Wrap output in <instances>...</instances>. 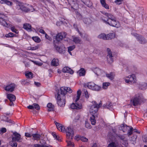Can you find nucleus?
Listing matches in <instances>:
<instances>
[{
  "label": "nucleus",
  "mask_w": 147,
  "mask_h": 147,
  "mask_svg": "<svg viewBox=\"0 0 147 147\" xmlns=\"http://www.w3.org/2000/svg\"><path fill=\"white\" fill-rule=\"evenodd\" d=\"M102 105L101 103L98 104L95 101H93L91 102V104L90 107V111L92 115L90 117V119L91 124L92 125H94L96 123V120L98 117L96 113Z\"/></svg>",
  "instance_id": "1"
},
{
  "label": "nucleus",
  "mask_w": 147,
  "mask_h": 147,
  "mask_svg": "<svg viewBox=\"0 0 147 147\" xmlns=\"http://www.w3.org/2000/svg\"><path fill=\"white\" fill-rule=\"evenodd\" d=\"M144 98L142 94H138L136 95L131 99L130 102L131 105L136 106L140 105L144 101Z\"/></svg>",
  "instance_id": "2"
},
{
  "label": "nucleus",
  "mask_w": 147,
  "mask_h": 147,
  "mask_svg": "<svg viewBox=\"0 0 147 147\" xmlns=\"http://www.w3.org/2000/svg\"><path fill=\"white\" fill-rule=\"evenodd\" d=\"M16 8L18 10H19L20 11L25 12H28L30 11H33V10H32L30 9V8L27 7L25 5L22 3H18L16 5Z\"/></svg>",
  "instance_id": "3"
},
{
  "label": "nucleus",
  "mask_w": 147,
  "mask_h": 147,
  "mask_svg": "<svg viewBox=\"0 0 147 147\" xmlns=\"http://www.w3.org/2000/svg\"><path fill=\"white\" fill-rule=\"evenodd\" d=\"M54 47L56 51L61 54L64 53L66 51L65 47L62 44H59L58 45L54 44Z\"/></svg>",
  "instance_id": "4"
},
{
  "label": "nucleus",
  "mask_w": 147,
  "mask_h": 147,
  "mask_svg": "<svg viewBox=\"0 0 147 147\" xmlns=\"http://www.w3.org/2000/svg\"><path fill=\"white\" fill-rule=\"evenodd\" d=\"M65 96L61 97L60 94L58 93L57 98V102L58 105L60 107H63L65 104Z\"/></svg>",
  "instance_id": "5"
},
{
  "label": "nucleus",
  "mask_w": 147,
  "mask_h": 147,
  "mask_svg": "<svg viewBox=\"0 0 147 147\" xmlns=\"http://www.w3.org/2000/svg\"><path fill=\"white\" fill-rule=\"evenodd\" d=\"M61 94L60 95L61 97H63L65 96V95L66 94L67 92L71 93L72 92V90L71 88L67 87H62L60 89Z\"/></svg>",
  "instance_id": "6"
},
{
  "label": "nucleus",
  "mask_w": 147,
  "mask_h": 147,
  "mask_svg": "<svg viewBox=\"0 0 147 147\" xmlns=\"http://www.w3.org/2000/svg\"><path fill=\"white\" fill-rule=\"evenodd\" d=\"M66 136L67 138L69 139H72L74 135V132L73 129L70 127H68L65 129Z\"/></svg>",
  "instance_id": "7"
},
{
  "label": "nucleus",
  "mask_w": 147,
  "mask_h": 147,
  "mask_svg": "<svg viewBox=\"0 0 147 147\" xmlns=\"http://www.w3.org/2000/svg\"><path fill=\"white\" fill-rule=\"evenodd\" d=\"M107 17V20H105L104 17H102L101 19L104 22L106 23H107V22H109V21L112 20L114 19H115L116 18L113 15L110 13H107L104 12L103 13Z\"/></svg>",
  "instance_id": "8"
},
{
  "label": "nucleus",
  "mask_w": 147,
  "mask_h": 147,
  "mask_svg": "<svg viewBox=\"0 0 147 147\" xmlns=\"http://www.w3.org/2000/svg\"><path fill=\"white\" fill-rule=\"evenodd\" d=\"M133 35L136 37L138 40L141 44H144L146 43V40L143 36L135 33H133Z\"/></svg>",
  "instance_id": "9"
},
{
  "label": "nucleus",
  "mask_w": 147,
  "mask_h": 147,
  "mask_svg": "<svg viewBox=\"0 0 147 147\" xmlns=\"http://www.w3.org/2000/svg\"><path fill=\"white\" fill-rule=\"evenodd\" d=\"M114 20L109 21V22H107V23L106 24L112 26L117 28L119 27L120 26L119 22L116 20V18L114 19Z\"/></svg>",
  "instance_id": "10"
},
{
  "label": "nucleus",
  "mask_w": 147,
  "mask_h": 147,
  "mask_svg": "<svg viewBox=\"0 0 147 147\" xmlns=\"http://www.w3.org/2000/svg\"><path fill=\"white\" fill-rule=\"evenodd\" d=\"M107 51L108 52V55L107 56V60L108 63L111 64L113 61L112 53L109 48H107Z\"/></svg>",
  "instance_id": "11"
},
{
  "label": "nucleus",
  "mask_w": 147,
  "mask_h": 147,
  "mask_svg": "<svg viewBox=\"0 0 147 147\" xmlns=\"http://www.w3.org/2000/svg\"><path fill=\"white\" fill-rule=\"evenodd\" d=\"M14 136L12 137V141H17L19 142H21V135L16 132L13 133Z\"/></svg>",
  "instance_id": "12"
},
{
  "label": "nucleus",
  "mask_w": 147,
  "mask_h": 147,
  "mask_svg": "<svg viewBox=\"0 0 147 147\" xmlns=\"http://www.w3.org/2000/svg\"><path fill=\"white\" fill-rule=\"evenodd\" d=\"M5 17V16L4 15L0 13V23L3 26L7 27L8 24L4 20Z\"/></svg>",
  "instance_id": "13"
},
{
  "label": "nucleus",
  "mask_w": 147,
  "mask_h": 147,
  "mask_svg": "<svg viewBox=\"0 0 147 147\" xmlns=\"http://www.w3.org/2000/svg\"><path fill=\"white\" fill-rule=\"evenodd\" d=\"M66 35V34L65 32L59 33L56 36V40L58 41H60L63 38L65 37Z\"/></svg>",
  "instance_id": "14"
},
{
  "label": "nucleus",
  "mask_w": 147,
  "mask_h": 147,
  "mask_svg": "<svg viewBox=\"0 0 147 147\" xmlns=\"http://www.w3.org/2000/svg\"><path fill=\"white\" fill-rule=\"evenodd\" d=\"M15 87V84H11L7 85V86L4 87V88L5 90L11 92L13 91Z\"/></svg>",
  "instance_id": "15"
},
{
  "label": "nucleus",
  "mask_w": 147,
  "mask_h": 147,
  "mask_svg": "<svg viewBox=\"0 0 147 147\" xmlns=\"http://www.w3.org/2000/svg\"><path fill=\"white\" fill-rule=\"evenodd\" d=\"M70 107L71 109H79L82 108V105L81 103H73Z\"/></svg>",
  "instance_id": "16"
},
{
  "label": "nucleus",
  "mask_w": 147,
  "mask_h": 147,
  "mask_svg": "<svg viewBox=\"0 0 147 147\" xmlns=\"http://www.w3.org/2000/svg\"><path fill=\"white\" fill-rule=\"evenodd\" d=\"M126 78H127L129 79L130 82V84H133L136 82V77L135 75L132 74L126 77Z\"/></svg>",
  "instance_id": "17"
},
{
  "label": "nucleus",
  "mask_w": 147,
  "mask_h": 147,
  "mask_svg": "<svg viewBox=\"0 0 147 147\" xmlns=\"http://www.w3.org/2000/svg\"><path fill=\"white\" fill-rule=\"evenodd\" d=\"M55 123L57 129L59 131L63 132H64L65 131L66 129L65 128L63 125L56 122H55Z\"/></svg>",
  "instance_id": "18"
},
{
  "label": "nucleus",
  "mask_w": 147,
  "mask_h": 147,
  "mask_svg": "<svg viewBox=\"0 0 147 147\" xmlns=\"http://www.w3.org/2000/svg\"><path fill=\"white\" fill-rule=\"evenodd\" d=\"M95 85V84L93 82H89L87 83H85L84 84V88H88L89 89H90L93 90L94 87Z\"/></svg>",
  "instance_id": "19"
},
{
  "label": "nucleus",
  "mask_w": 147,
  "mask_h": 147,
  "mask_svg": "<svg viewBox=\"0 0 147 147\" xmlns=\"http://www.w3.org/2000/svg\"><path fill=\"white\" fill-rule=\"evenodd\" d=\"M62 71L64 73H68L71 74H73L74 73L73 70L67 67H63L62 69Z\"/></svg>",
  "instance_id": "20"
},
{
  "label": "nucleus",
  "mask_w": 147,
  "mask_h": 147,
  "mask_svg": "<svg viewBox=\"0 0 147 147\" xmlns=\"http://www.w3.org/2000/svg\"><path fill=\"white\" fill-rule=\"evenodd\" d=\"M128 127V128H127V134L129 136L131 135L132 134L133 131H134V132H136L138 133H140V132H138V130L136 129H133V127H130L129 126Z\"/></svg>",
  "instance_id": "21"
},
{
  "label": "nucleus",
  "mask_w": 147,
  "mask_h": 147,
  "mask_svg": "<svg viewBox=\"0 0 147 147\" xmlns=\"http://www.w3.org/2000/svg\"><path fill=\"white\" fill-rule=\"evenodd\" d=\"M7 97L11 102L14 101L16 99L15 96L11 94H8Z\"/></svg>",
  "instance_id": "22"
},
{
  "label": "nucleus",
  "mask_w": 147,
  "mask_h": 147,
  "mask_svg": "<svg viewBox=\"0 0 147 147\" xmlns=\"http://www.w3.org/2000/svg\"><path fill=\"white\" fill-rule=\"evenodd\" d=\"M59 65V60L57 58L53 59L51 61V65L54 66H56Z\"/></svg>",
  "instance_id": "23"
},
{
  "label": "nucleus",
  "mask_w": 147,
  "mask_h": 147,
  "mask_svg": "<svg viewBox=\"0 0 147 147\" xmlns=\"http://www.w3.org/2000/svg\"><path fill=\"white\" fill-rule=\"evenodd\" d=\"M24 28L26 30L30 31L31 30V26L29 24L26 23L24 24Z\"/></svg>",
  "instance_id": "24"
},
{
  "label": "nucleus",
  "mask_w": 147,
  "mask_h": 147,
  "mask_svg": "<svg viewBox=\"0 0 147 147\" xmlns=\"http://www.w3.org/2000/svg\"><path fill=\"white\" fill-rule=\"evenodd\" d=\"M106 76L111 80H112L114 78L115 74L111 72L109 74H106Z\"/></svg>",
  "instance_id": "25"
},
{
  "label": "nucleus",
  "mask_w": 147,
  "mask_h": 147,
  "mask_svg": "<svg viewBox=\"0 0 147 147\" xmlns=\"http://www.w3.org/2000/svg\"><path fill=\"white\" fill-rule=\"evenodd\" d=\"M94 72L97 76H99L102 74V71L99 68H96L94 69Z\"/></svg>",
  "instance_id": "26"
},
{
  "label": "nucleus",
  "mask_w": 147,
  "mask_h": 147,
  "mask_svg": "<svg viewBox=\"0 0 147 147\" xmlns=\"http://www.w3.org/2000/svg\"><path fill=\"white\" fill-rule=\"evenodd\" d=\"M102 107L104 108H107L111 110L112 108V106L111 103H108L106 104H104L102 106Z\"/></svg>",
  "instance_id": "27"
},
{
  "label": "nucleus",
  "mask_w": 147,
  "mask_h": 147,
  "mask_svg": "<svg viewBox=\"0 0 147 147\" xmlns=\"http://www.w3.org/2000/svg\"><path fill=\"white\" fill-rule=\"evenodd\" d=\"M147 86V84L145 82H142L139 84V88L142 90L146 89Z\"/></svg>",
  "instance_id": "28"
},
{
  "label": "nucleus",
  "mask_w": 147,
  "mask_h": 147,
  "mask_svg": "<svg viewBox=\"0 0 147 147\" xmlns=\"http://www.w3.org/2000/svg\"><path fill=\"white\" fill-rule=\"evenodd\" d=\"M47 107L49 108L48 111L49 112L53 111L54 110V106L52 103H49L47 105Z\"/></svg>",
  "instance_id": "29"
},
{
  "label": "nucleus",
  "mask_w": 147,
  "mask_h": 147,
  "mask_svg": "<svg viewBox=\"0 0 147 147\" xmlns=\"http://www.w3.org/2000/svg\"><path fill=\"white\" fill-rule=\"evenodd\" d=\"M32 135L33 137L32 139L36 140H39L41 136L40 134H32Z\"/></svg>",
  "instance_id": "30"
},
{
  "label": "nucleus",
  "mask_w": 147,
  "mask_h": 147,
  "mask_svg": "<svg viewBox=\"0 0 147 147\" xmlns=\"http://www.w3.org/2000/svg\"><path fill=\"white\" fill-rule=\"evenodd\" d=\"M128 127L126 125L125 126L123 124H122L119 127V129L120 130H122L123 132H125L126 131L125 129L126 128L127 129L128 128Z\"/></svg>",
  "instance_id": "31"
},
{
  "label": "nucleus",
  "mask_w": 147,
  "mask_h": 147,
  "mask_svg": "<svg viewBox=\"0 0 147 147\" xmlns=\"http://www.w3.org/2000/svg\"><path fill=\"white\" fill-rule=\"evenodd\" d=\"M108 147H118V143L117 142H112L108 144Z\"/></svg>",
  "instance_id": "32"
},
{
  "label": "nucleus",
  "mask_w": 147,
  "mask_h": 147,
  "mask_svg": "<svg viewBox=\"0 0 147 147\" xmlns=\"http://www.w3.org/2000/svg\"><path fill=\"white\" fill-rule=\"evenodd\" d=\"M107 40L111 39L115 37V34L114 33H110L107 35Z\"/></svg>",
  "instance_id": "33"
},
{
  "label": "nucleus",
  "mask_w": 147,
  "mask_h": 147,
  "mask_svg": "<svg viewBox=\"0 0 147 147\" xmlns=\"http://www.w3.org/2000/svg\"><path fill=\"white\" fill-rule=\"evenodd\" d=\"M79 75L80 76H84L85 74V71L84 68H81L78 71Z\"/></svg>",
  "instance_id": "34"
},
{
  "label": "nucleus",
  "mask_w": 147,
  "mask_h": 147,
  "mask_svg": "<svg viewBox=\"0 0 147 147\" xmlns=\"http://www.w3.org/2000/svg\"><path fill=\"white\" fill-rule=\"evenodd\" d=\"M73 41L76 44H81L82 43L81 39L78 37H75L74 38Z\"/></svg>",
  "instance_id": "35"
},
{
  "label": "nucleus",
  "mask_w": 147,
  "mask_h": 147,
  "mask_svg": "<svg viewBox=\"0 0 147 147\" xmlns=\"http://www.w3.org/2000/svg\"><path fill=\"white\" fill-rule=\"evenodd\" d=\"M98 38L104 40H107V35L105 34H101L98 36Z\"/></svg>",
  "instance_id": "36"
},
{
  "label": "nucleus",
  "mask_w": 147,
  "mask_h": 147,
  "mask_svg": "<svg viewBox=\"0 0 147 147\" xmlns=\"http://www.w3.org/2000/svg\"><path fill=\"white\" fill-rule=\"evenodd\" d=\"M34 147H52L50 145H49L48 146H47L45 145V144H42L41 145H40L39 144H35L34 145Z\"/></svg>",
  "instance_id": "37"
},
{
  "label": "nucleus",
  "mask_w": 147,
  "mask_h": 147,
  "mask_svg": "<svg viewBox=\"0 0 147 147\" xmlns=\"http://www.w3.org/2000/svg\"><path fill=\"white\" fill-rule=\"evenodd\" d=\"M30 84V81L26 79L23 80L22 81V85H28Z\"/></svg>",
  "instance_id": "38"
},
{
  "label": "nucleus",
  "mask_w": 147,
  "mask_h": 147,
  "mask_svg": "<svg viewBox=\"0 0 147 147\" xmlns=\"http://www.w3.org/2000/svg\"><path fill=\"white\" fill-rule=\"evenodd\" d=\"M33 74L31 72L27 73L25 74V76L27 78L30 79L32 78Z\"/></svg>",
  "instance_id": "39"
},
{
  "label": "nucleus",
  "mask_w": 147,
  "mask_h": 147,
  "mask_svg": "<svg viewBox=\"0 0 147 147\" xmlns=\"http://www.w3.org/2000/svg\"><path fill=\"white\" fill-rule=\"evenodd\" d=\"M83 21L86 24H89L91 23L92 21L89 18H85L83 19Z\"/></svg>",
  "instance_id": "40"
},
{
  "label": "nucleus",
  "mask_w": 147,
  "mask_h": 147,
  "mask_svg": "<svg viewBox=\"0 0 147 147\" xmlns=\"http://www.w3.org/2000/svg\"><path fill=\"white\" fill-rule=\"evenodd\" d=\"M86 1H82V2L86 5L88 7L92 6V3L90 2L89 0H86Z\"/></svg>",
  "instance_id": "41"
},
{
  "label": "nucleus",
  "mask_w": 147,
  "mask_h": 147,
  "mask_svg": "<svg viewBox=\"0 0 147 147\" xmlns=\"http://www.w3.org/2000/svg\"><path fill=\"white\" fill-rule=\"evenodd\" d=\"M81 92L80 90H79L77 91V96L75 100L76 102H77L80 99V96L81 94Z\"/></svg>",
  "instance_id": "42"
},
{
  "label": "nucleus",
  "mask_w": 147,
  "mask_h": 147,
  "mask_svg": "<svg viewBox=\"0 0 147 147\" xmlns=\"http://www.w3.org/2000/svg\"><path fill=\"white\" fill-rule=\"evenodd\" d=\"M110 84V83L109 82H104L103 83L102 88L104 89H106Z\"/></svg>",
  "instance_id": "43"
},
{
  "label": "nucleus",
  "mask_w": 147,
  "mask_h": 147,
  "mask_svg": "<svg viewBox=\"0 0 147 147\" xmlns=\"http://www.w3.org/2000/svg\"><path fill=\"white\" fill-rule=\"evenodd\" d=\"M94 89L93 90L96 91H98L101 88V87L99 86H98V85H97L95 84V85L94 86Z\"/></svg>",
  "instance_id": "44"
},
{
  "label": "nucleus",
  "mask_w": 147,
  "mask_h": 147,
  "mask_svg": "<svg viewBox=\"0 0 147 147\" xmlns=\"http://www.w3.org/2000/svg\"><path fill=\"white\" fill-rule=\"evenodd\" d=\"M32 38L33 40L36 42H40V39L38 37H33Z\"/></svg>",
  "instance_id": "45"
},
{
  "label": "nucleus",
  "mask_w": 147,
  "mask_h": 147,
  "mask_svg": "<svg viewBox=\"0 0 147 147\" xmlns=\"http://www.w3.org/2000/svg\"><path fill=\"white\" fill-rule=\"evenodd\" d=\"M67 145L70 147H73L74 146V143L69 141H67Z\"/></svg>",
  "instance_id": "46"
},
{
  "label": "nucleus",
  "mask_w": 147,
  "mask_h": 147,
  "mask_svg": "<svg viewBox=\"0 0 147 147\" xmlns=\"http://www.w3.org/2000/svg\"><path fill=\"white\" fill-rule=\"evenodd\" d=\"M80 118V116L79 115H77L74 119L73 121V123H76L79 120Z\"/></svg>",
  "instance_id": "47"
},
{
  "label": "nucleus",
  "mask_w": 147,
  "mask_h": 147,
  "mask_svg": "<svg viewBox=\"0 0 147 147\" xmlns=\"http://www.w3.org/2000/svg\"><path fill=\"white\" fill-rule=\"evenodd\" d=\"M79 138L83 142H87L88 140V139L84 136H80Z\"/></svg>",
  "instance_id": "48"
},
{
  "label": "nucleus",
  "mask_w": 147,
  "mask_h": 147,
  "mask_svg": "<svg viewBox=\"0 0 147 147\" xmlns=\"http://www.w3.org/2000/svg\"><path fill=\"white\" fill-rule=\"evenodd\" d=\"M84 93L86 97L87 98H88L89 97V96L90 94H88V92L87 91V90L85 89H84Z\"/></svg>",
  "instance_id": "49"
},
{
  "label": "nucleus",
  "mask_w": 147,
  "mask_h": 147,
  "mask_svg": "<svg viewBox=\"0 0 147 147\" xmlns=\"http://www.w3.org/2000/svg\"><path fill=\"white\" fill-rule=\"evenodd\" d=\"M33 105L34 106V108L35 109L38 110H40V107L38 104L34 103L33 104Z\"/></svg>",
  "instance_id": "50"
},
{
  "label": "nucleus",
  "mask_w": 147,
  "mask_h": 147,
  "mask_svg": "<svg viewBox=\"0 0 147 147\" xmlns=\"http://www.w3.org/2000/svg\"><path fill=\"white\" fill-rule=\"evenodd\" d=\"M122 143L125 146H127L128 144L127 139L125 138V140L123 141Z\"/></svg>",
  "instance_id": "51"
},
{
  "label": "nucleus",
  "mask_w": 147,
  "mask_h": 147,
  "mask_svg": "<svg viewBox=\"0 0 147 147\" xmlns=\"http://www.w3.org/2000/svg\"><path fill=\"white\" fill-rule=\"evenodd\" d=\"M14 36V34L10 32L8 34H6L5 36L7 38L11 37Z\"/></svg>",
  "instance_id": "52"
},
{
  "label": "nucleus",
  "mask_w": 147,
  "mask_h": 147,
  "mask_svg": "<svg viewBox=\"0 0 147 147\" xmlns=\"http://www.w3.org/2000/svg\"><path fill=\"white\" fill-rule=\"evenodd\" d=\"M6 131V129L5 128H2L0 130V134L1 135H2L3 133L5 132Z\"/></svg>",
  "instance_id": "53"
},
{
  "label": "nucleus",
  "mask_w": 147,
  "mask_h": 147,
  "mask_svg": "<svg viewBox=\"0 0 147 147\" xmlns=\"http://www.w3.org/2000/svg\"><path fill=\"white\" fill-rule=\"evenodd\" d=\"M85 126L87 128L90 129L91 128V126L90 124L86 121L85 122Z\"/></svg>",
  "instance_id": "54"
},
{
  "label": "nucleus",
  "mask_w": 147,
  "mask_h": 147,
  "mask_svg": "<svg viewBox=\"0 0 147 147\" xmlns=\"http://www.w3.org/2000/svg\"><path fill=\"white\" fill-rule=\"evenodd\" d=\"M75 48V46L74 45L69 47H68V51H72Z\"/></svg>",
  "instance_id": "55"
},
{
  "label": "nucleus",
  "mask_w": 147,
  "mask_h": 147,
  "mask_svg": "<svg viewBox=\"0 0 147 147\" xmlns=\"http://www.w3.org/2000/svg\"><path fill=\"white\" fill-rule=\"evenodd\" d=\"M137 136H132V140H131L133 141L132 143L133 144H134V143H135V142L136 141V139H137Z\"/></svg>",
  "instance_id": "56"
},
{
  "label": "nucleus",
  "mask_w": 147,
  "mask_h": 147,
  "mask_svg": "<svg viewBox=\"0 0 147 147\" xmlns=\"http://www.w3.org/2000/svg\"><path fill=\"white\" fill-rule=\"evenodd\" d=\"M5 4L9 6H11L12 4V3L9 1L6 0Z\"/></svg>",
  "instance_id": "57"
},
{
  "label": "nucleus",
  "mask_w": 147,
  "mask_h": 147,
  "mask_svg": "<svg viewBox=\"0 0 147 147\" xmlns=\"http://www.w3.org/2000/svg\"><path fill=\"white\" fill-rule=\"evenodd\" d=\"M52 135L56 140H58V141H60V139H59V138H58L57 136L56 135L55 133H52Z\"/></svg>",
  "instance_id": "58"
},
{
  "label": "nucleus",
  "mask_w": 147,
  "mask_h": 147,
  "mask_svg": "<svg viewBox=\"0 0 147 147\" xmlns=\"http://www.w3.org/2000/svg\"><path fill=\"white\" fill-rule=\"evenodd\" d=\"M15 141H12V142L11 143V145L12 147H17V143L15 142Z\"/></svg>",
  "instance_id": "59"
},
{
  "label": "nucleus",
  "mask_w": 147,
  "mask_h": 147,
  "mask_svg": "<svg viewBox=\"0 0 147 147\" xmlns=\"http://www.w3.org/2000/svg\"><path fill=\"white\" fill-rule=\"evenodd\" d=\"M11 30L12 32L16 33H18V30H16L14 27H11Z\"/></svg>",
  "instance_id": "60"
},
{
  "label": "nucleus",
  "mask_w": 147,
  "mask_h": 147,
  "mask_svg": "<svg viewBox=\"0 0 147 147\" xmlns=\"http://www.w3.org/2000/svg\"><path fill=\"white\" fill-rule=\"evenodd\" d=\"M30 48V47H29ZM38 47L37 46H35L33 47H30V49H29V50H35L38 49Z\"/></svg>",
  "instance_id": "61"
},
{
  "label": "nucleus",
  "mask_w": 147,
  "mask_h": 147,
  "mask_svg": "<svg viewBox=\"0 0 147 147\" xmlns=\"http://www.w3.org/2000/svg\"><path fill=\"white\" fill-rule=\"evenodd\" d=\"M123 0H116L115 1V3L117 4H120L122 2Z\"/></svg>",
  "instance_id": "62"
},
{
  "label": "nucleus",
  "mask_w": 147,
  "mask_h": 147,
  "mask_svg": "<svg viewBox=\"0 0 147 147\" xmlns=\"http://www.w3.org/2000/svg\"><path fill=\"white\" fill-rule=\"evenodd\" d=\"M142 140L144 142H146L147 140L146 136H143L142 137Z\"/></svg>",
  "instance_id": "63"
},
{
  "label": "nucleus",
  "mask_w": 147,
  "mask_h": 147,
  "mask_svg": "<svg viewBox=\"0 0 147 147\" xmlns=\"http://www.w3.org/2000/svg\"><path fill=\"white\" fill-rule=\"evenodd\" d=\"M25 136L26 137L30 138L32 136V135L31 134L28 133H25Z\"/></svg>",
  "instance_id": "64"
}]
</instances>
